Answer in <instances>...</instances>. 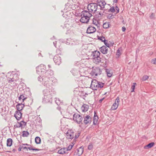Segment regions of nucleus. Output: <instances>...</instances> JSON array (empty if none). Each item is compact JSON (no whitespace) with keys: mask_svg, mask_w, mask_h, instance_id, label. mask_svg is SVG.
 Listing matches in <instances>:
<instances>
[{"mask_svg":"<svg viewBox=\"0 0 156 156\" xmlns=\"http://www.w3.org/2000/svg\"><path fill=\"white\" fill-rule=\"evenodd\" d=\"M37 73H45L43 76H40L37 78L38 81L41 83L45 87L50 88L53 85V83L57 82V80L53 77V72L51 70H46V66L41 64L36 68Z\"/></svg>","mask_w":156,"mask_h":156,"instance_id":"1","label":"nucleus"},{"mask_svg":"<svg viewBox=\"0 0 156 156\" xmlns=\"http://www.w3.org/2000/svg\"><path fill=\"white\" fill-rule=\"evenodd\" d=\"M82 17L80 19V21L83 23H87L90 20V17L92 16L91 13H89L88 11L84 10L81 12Z\"/></svg>","mask_w":156,"mask_h":156,"instance_id":"2","label":"nucleus"},{"mask_svg":"<svg viewBox=\"0 0 156 156\" xmlns=\"http://www.w3.org/2000/svg\"><path fill=\"white\" fill-rule=\"evenodd\" d=\"M98 8L101 11L100 12L98 11L99 14L101 16H102L106 14V12H105L106 11L107 9L105 7V5H106V3L104 0L100 1L98 3Z\"/></svg>","mask_w":156,"mask_h":156,"instance_id":"3","label":"nucleus"},{"mask_svg":"<svg viewBox=\"0 0 156 156\" xmlns=\"http://www.w3.org/2000/svg\"><path fill=\"white\" fill-rule=\"evenodd\" d=\"M100 53L99 51H95L92 54L93 57V61L96 64L100 63L101 61V58L100 57Z\"/></svg>","mask_w":156,"mask_h":156,"instance_id":"4","label":"nucleus"},{"mask_svg":"<svg viewBox=\"0 0 156 156\" xmlns=\"http://www.w3.org/2000/svg\"><path fill=\"white\" fill-rule=\"evenodd\" d=\"M104 83L99 82L96 80H92L90 87L94 90H97L99 88H102L103 87Z\"/></svg>","mask_w":156,"mask_h":156,"instance_id":"5","label":"nucleus"},{"mask_svg":"<svg viewBox=\"0 0 156 156\" xmlns=\"http://www.w3.org/2000/svg\"><path fill=\"white\" fill-rule=\"evenodd\" d=\"M87 8L88 10V12L91 14L94 13L97 11V10L99 9L98 5L96 3H90L88 5Z\"/></svg>","mask_w":156,"mask_h":156,"instance_id":"6","label":"nucleus"},{"mask_svg":"<svg viewBox=\"0 0 156 156\" xmlns=\"http://www.w3.org/2000/svg\"><path fill=\"white\" fill-rule=\"evenodd\" d=\"M67 139L70 140L74 137V139L76 140L79 136V135H76L72 130H69L66 133Z\"/></svg>","mask_w":156,"mask_h":156,"instance_id":"7","label":"nucleus"},{"mask_svg":"<svg viewBox=\"0 0 156 156\" xmlns=\"http://www.w3.org/2000/svg\"><path fill=\"white\" fill-rule=\"evenodd\" d=\"M16 76L15 73L14 74L13 73H8L6 76L8 82L12 83V82H14L16 79L15 78V76Z\"/></svg>","mask_w":156,"mask_h":156,"instance_id":"8","label":"nucleus"},{"mask_svg":"<svg viewBox=\"0 0 156 156\" xmlns=\"http://www.w3.org/2000/svg\"><path fill=\"white\" fill-rule=\"evenodd\" d=\"M55 83H53V85L51 88H48L49 89H46L43 90V92L44 97L49 96V95L52 96V94H54V91H53V90L51 89L52 88V86L54 85V84ZM46 87L47 88V87Z\"/></svg>","mask_w":156,"mask_h":156,"instance_id":"9","label":"nucleus"},{"mask_svg":"<svg viewBox=\"0 0 156 156\" xmlns=\"http://www.w3.org/2000/svg\"><path fill=\"white\" fill-rule=\"evenodd\" d=\"M73 120L78 123H80L82 121L83 118L80 115L76 113L73 115Z\"/></svg>","mask_w":156,"mask_h":156,"instance_id":"10","label":"nucleus"},{"mask_svg":"<svg viewBox=\"0 0 156 156\" xmlns=\"http://www.w3.org/2000/svg\"><path fill=\"white\" fill-rule=\"evenodd\" d=\"M101 72V71L99 68L95 67L93 68L91 73L93 76H97L98 75H100Z\"/></svg>","mask_w":156,"mask_h":156,"instance_id":"11","label":"nucleus"},{"mask_svg":"<svg viewBox=\"0 0 156 156\" xmlns=\"http://www.w3.org/2000/svg\"><path fill=\"white\" fill-rule=\"evenodd\" d=\"M119 97H117L114 103L112 106L111 108V110H116L118 107V106L119 104Z\"/></svg>","mask_w":156,"mask_h":156,"instance_id":"12","label":"nucleus"},{"mask_svg":"<svg viewBox=\"0 0 156 156\" xmlns=\"http://www.w3.org/2000/svg\"><path fill=\"white\" fill-rule=\"evenodd\" d=\"M83 149L82 147L79 148L74 154V156H80L83 152Z\"/></svg>","mask_w":156,"mask_h":156,"instance_id":"13","label":"nucleus"},{"mask_svg":"<svg viewBox=\"0 0 156 156\" xmlns=\"http://www.w3.org/2000/svg\"><path fill=\"white\" fill-rule=\"evenodd\" d=\"M52 96H47L44 97V98L43 99V101L45 103H50L52 102Z\"/></svg>","mask_w":156,"mask_h":156,"instance_id":"14","label":"nucleus"},{"mask_svg":"<svg viewBox=\"0 0 156 156\" xmlns=\"http://www.w3.org/2000/svg\"><path fill=\"white\" fill-rule=\"evenodd\" d=\"M53 60L54 62L58 65H59L61 63V58L58 55H56L53 58Z\"/></svg>","mask_w":156,"mask_h":156,"instance_id":"15","label":"nucleus"},{"mask_svg":"<svg viewBox=\"0 0 156 156\" xmlns=\"http://www.w3.org/2000/svg\"><path fill=\"white\" fill-rule=\"evenodd\" d=\"M96 30V28L94 27L90 26L87 29V34H92L95 32Z\"/></svg>","mask_w":156,"mask_h":156,"instance_id":"16","label":"nucleus"},{"mask_svg":"<svg viewBox=\"0 0 156 156\" xmlns=\"http://www.w3.org/2000/svg\"><path fill=\"white\" fill-rule=\"evenodd\" d=\"M26 125V123L24 122V121H22L20 122H18L16 125L14 126V128H19L22 127V126H25Z\"/></svg>","mask_w":156,"mask_h":156,"instance_id":"17","label":"nucleus"},{"mask_svg":"<svg viewBox=\"0 0 156 156\" xmlns=\"http://www.w3.org/2000/svg\"><path fill=\"white\" fill-rule=\"evenodd\" d=\"M100 51L103 54H106L107 53L108 51V48L105 46H103L100 48Z\"/></svg>","mask_w":156,"mask_h":156,"instance_id":"18","label":"nucleus"},{"mask_svg":"<svg viewBox=\"0 0 156 156\" xmlns=\"http://www.w3.org/2000/svg\"><path fill=\"white\" fill-rule=\"evenodd\" d=\"M14 116L17 120H19L22 117V114L20 111H16Z\"/></svg>","mask_w":156,"mask_h":156,"instance_id":"19","label":"nucleus"},{"mask_svg":"<svg viewBox=\"0 0 156 156\" xmlns=\"http://www.w3.org/2000/svg\"><path fill=\"white\" fill-rule=\"evenodd\" d=\"M91 118L89 115L86 116L84 119V122L86 124H90V122Z\"/></svg>","mask_w":156,"mask_h":156,"instance_id":"20","label":"nucleus"},{"mask_svg":"<svg viewBox=\"0 0 156 156\" xmlns=\"http://www.w3.org/2000/svg\"><path fill=\"white\" fill-rule=\"evenodd\" d=\"M24 104L22 103H21L20 104H18L16 105V108L18 110V111H20L22 110L23 108H24Z\"/></svg>","mask_w":156,"mask_h":156,"instance_id":"21","label":"nucleus"},{"mask_svg":"<svg viewBox=\"0 0 156 156\" xmlns=\"http://www.w3.org/2000/svg\"><path fill=\"white\" fill-rule=\"evenodd\" d=\"M4 75V73H0V82L5 83L6 80V76L5 75Z\"/></svg>","mask_w":156,"mask_h":156,"instance_id":"22","label":"nucleus"},{"mask_svg":"<svg viewBox=\"0 0 156 156\" xmlns=\"http://www.w3.org/2000/svg\"><path fill=\"white\" fill-rule=\"evenodd\" d=\"M67 152V151H66V148H62L59 150L58 152V154H62L66 153Z\"/></svg>","mask_w":156,"mask_h":156,"instance_id":"23","label":"nucleus"},{"mask_svg":"<svg viewBox=\"0 0 156 156\" xmlns=\"http://www.w3.org/2000/svg\"><path fill=\"white\" fill-rule=\"evenodd\" d=\"M89 108V106L87 105L84 104L81 108V109L83 112H86L87 111Z\"/></svg>","mask_w":156,"mask_h":156,"instance_id":"24","label":"nucleus"},{"mask_svg":"<svg viewBox=\"0 0 156 156\" xmlns=\"http://www.w3.org/2000/svg\"><path fill=\"white\" fill-rule=\"evenodd\" d=\"M105 70L107 76L110 77H111L112 75V72L111 70L109 69H106Z\"/></svg>","mask_w":156,"mask_h":156,"instance_id":"25","label":"nucleus"},{"mask_svg":"<svg viewBox=\"0 0 156 156\" xmlns=\"http://www.w3.org/2000/svg\"><path fill=\"white\" fill-rule=\"evenodd\" d=\"M154 144V142H151L150 143L147 145L145 146L144 148L145 149L150 148L152 147Z\"/></svg>","mask_w":156,"mask_h":156,"instance_id":"26","label":"nucleus"},{"mask_svg":"<svg viewBox=\"0 0 156 156\" xmlns=\"http://www.w3.org/2000/svg\"><path fill=\"white\" fill-rule=\"evenodd\" d=\"M12 140L11 138H9L7 140V146L10 147L12 144Z\"/></svg>","mask_w":156,"mask_h":156,"instance_id":"27","label":"nucleus"},{"mask_svg":"<svg viewBox=\"0 0 156 156\" xmlns=\"http://www.w3.org/2000/svg\"><path fill=\"white\" fill-rule=\"evenodd\" d=\"M98 117L97 115H95L94 114L93 119V124L94 125H96L98 122Z\"/></svg>","mask_w":156,"mask_h":156,"instance_id":"28","label":"nucleus"},{"mask_svg":"<svg viewBox=\"0 0 156 156\" xmlns=\"http://www.w3.org/2000/svg\"><path fill=\"white\" fill-rule=\"evenodd\" d=\"M110 26V23L106 22L103 24V27L104 28L106 29L108 28Z\"/></svg>","mask_w":156,"mask_h":156,"instance_id":"29","label":"nucleus"},{"mask_svg":"<svg viewBox=\"0 0 156 156\" xmlns=\"http://www.w3.org/2000/svg\"><path fill=\"white\" fill-rule=\"evenodd\" d=\"M35 142L37 144H40L41 142L40 138L39 137L37 136L35 138Z\"/></svg>","mask_w":156,"mask_h":156,"instance_id":"30","label":"nucleus"},{"mask_svg":"<svg viewBox=\"0 0 156 156\" xmlns=\"http://www.w3.org/2000/svg\"><path fill=\"white\" fill-rule=\"evenodd\" d=\"M27 98L26 97H25L24 95L23 94L21 95L19 97V100L20 101L22 100L23 102L24 100Z\"/></svg>","mask_w":156,"mask_h":156,"instance_id":"31","label":"nucleus"},{"mask_svg":"<svg viewBox=\"0 0 156 156\" xmlns=\"http://www.w3.org/2000/svg\"><path fill=\"white\" fill-rule=\"evenodd\" d=\"M29 133L27 131H23V132L22 136L23 137H27L29 135Z\"/></svg>","mask_w":156,"mask_h":156,"instance_id":"32","label":"nucleus"},{"mask_svg":"<svg viewBox=\"0 0 156 156\" xmlns=\"http://www.w3.org/2000/svg\"><path fill=\"white\" fill-rule=\"evenodd\" d=\"M70 8L73 10H75L77 8H78V5H70Z\"/></svg>","mask_w":156,"mask_h":156,"instance_id":"33","label":"nucleus"},{"mask_svg":"<svg viewBox=\"0 0 156 156\" xmlns=\"http://www.w3.org/2000/svg\"><path fill=\"white\" fill-rule=\"evenodd\" d=\"M133 85L131 86L132 90L131 92H134V89L135 86L136 85V83H133Z\"/></svg>","mask_w":156,"mask_h":156,"instance_id":"34","label":"nucleus"},{"mask_svg":"<svg viewBox=\"0 0 156 156\" xmlns=\"http://www.w3.org/2000/svg\"><path fill=\"white\" fill-rule=\"evenodd\" d=\"M55 102L58 105H59L61 103V101L59 98H55Z\"/></svg>","mask_w":156,"mask_h":156,"instance_id":"35","label":"nucleus"},{"mask_svg":"<svg viewBox=\"0 0 156 156\" xmlns=\"http://www.w3.org/2000/svg\"><path fill=\"white\" fill-rule=\"evenodd\" d=\"M93 23L95 26H98L99 24L98 21L96 20H93Z\"/></svg>","mask_w":156,"mask_h":156,"instance_id":"36","label":"nucleus"},{"mask_svg":"<svg viewBox=\"0 0 156 156\" xmlns=\"http://www.w3.org/2000/svg\"><path fill=\"white\" fill-rule=\"evenodd\" d=\"M149 78V76L147 75L144 76L142 78V81H145L147 80Z\"/></svg>","mask_w":156,"mask_h":156,"instance_id":"37","label":"nucleus"},{"mask_svg":"<svg viewBox=\"0 0 156 156\" xmlns=\"http://www.w3.org/2000/svg\"><path fill=\"white\" fill-rule=\"evenodd\" d=\"M121 48H119L117 51L116 55L118 56H119L121 55Z\"/></svg>","mask_w":156,"mask_h":156,"instance_id":"38","label":"nucleus"},{"mask_svg":"<svg viewBox=\"0 0 156 156\" xmlns=\"http://www.w3.org/2000/svg\"><path fill=\"white\" fill-rule=\"evenodd\" d=\"M73 145H69L67 148H66L67 151L70 150L73 147Z\"/></svg>","mask_w":156,"mask_h":156,"instance_id":"39","label":"nucleus"},{"mask_svg":"<svg viewBox=\"0 0 156 156\" xmlns=\"http://www.w3.org/2000/svg\"><path fill=\"white\" fill-rule=\"evenodd\" d=\"M104 44L106 45L107 48H109L110 46V45L109 43H108V41L107 40H105L104 42Z\"/></svg>","mask_w":156,"mask_h":156,"instance_id":"40","label":"nucleus"},{"mask_svg":"<svg viewBox=\"0 0 156 156\" xmlns=\"http://www.w3.org/2000/svg\"><path fill=\"white\" fill-rule=\"evenodd\" d=\"M115 9L114 7H112L110 9H109L108 11H111L112 12H114L115 11Z\"/></svg>","mask_w":156,"mask_h":156,"instance_id":"41","label":"nucleus"},{"mask_svg":"<svg viewBox=\"0 0 156 156\" xmlns=\"http://www.w3.org/2000/svg\"><path fill=\"white\" fill-rule=\"evenodd\" d=\"M151 63L156 65V58L152 59L151 61Z\"/></svg>","mask_w":156,"mask_h":156,"instance_id":"42","label":"nucleus"},{"mask_svg":"<svg viewBox=\"0 0 156 156\" xmlns=\"http://www.w3.org/2000/svg\"><path fill=\"white\" fill-rule=\"evenodd\" d=\"M99 39L101 40L102 41L104 42L106 40H105V38L104 37H99Z\"/></svg>","mask_w":156,"mask_h":156,"instance_id":"43","label":"nucleus"},{"mask_svg":"<svg viewBox=\"0 0 156 156\" xmlns=\"http://www.w3.org/2000/svg\"><path fill=\"white\" fill-rule=\"evenodd\" d=\"M113 17V16L112 14H109L107 16V18L109 19H112Z\"/></svg>","mask_w":156,"mask_h":156,"instance_id":"44","label":"nucleus"},{"mask_svg":"<svg viewBox=\"0 0 156 156\" xmlns=\"http://www.w3.org/2000/svg\"><path fill=\"white\" fill-rule=\"evenodd\" d=\"M28 149L30 150H32L33 151H38L39 150L38 149H36V148H31L30 147H28Z\"/></svg>","mask_w":156,"mask_h":156,"instance_id":"45","label":"nucleus"},{"mask_svg":"<svg viewBox=\"0 0 156 156\" xmlns=\"http://www.w3.org/2000/svg\"><path fill=\"white\" fill-rule=\"evenodd\" d=\"M93 147V146L92 144L89 145L88 147V148L89 150H91Z\"/></svg>","mask_w":156,"mask_h":156,"instance_id":"46","label":"nucleus"},{"mask_svg":"<svg viewBox=\"0 0 156 156\" xmlns=\"http://www.w3.org/2000/svg\"><path fill=\"white\" fill-rule=\"evenodd\" d=\"M3 148L2 141L0 140V149Z\"/></svg>","mask_w":156,"mask_h":156,"instance_id":"47","label":"nucleus"},{"mask_svg":"<svg viewBox=\"0 0 156 156\" xmlns=\"http://www.w3.org/2000/svg\"><path fill=\"white\" fill-rule=\"evenodd\" d=\"M75 70L74 69H73L71 71V72L73 74V75L74 76L76 75V73L75 72Z\"/></svg>","mask_w":156,"mask_h":156,"instance_id":"48","label":"nucleus"},{"mask_svg":"<svg viewBox=\"0 0 156 156\" xmlns=\"http://www.w3.org/2000/svg\"><path fill=\"white\" fill-rule=\"evenodd\" d=\"M115 9L117 11V13H118L119 12V8L117 6H116Z\"/></svg>","mask_w":156,"mask_h":156,"instance_id":"49","label":"nucleus"},{"mask_svg":"<svg viewBox=\"0 0 156 156\" xmlns=\"http://www.w3.org/2000/svg\"><path fill=\"white\" fill-rule=\"evenodd\" d=\"M126 28L125 27H122V30L123 32H125L126 30Z\"/></svg>","mask_w":156,"mask_h":156,"instance_id":"50","label":"nucleus"},{"mask_svg":"<svg viewBox=\"0 0 156 156\" xmlns=\"http://www.w3.org/2000/svg\"><path fill=\"white\" fill-rule=\"evenodd\" d=\"M154 16V15L153 13H152V14L150 16V17L151 18H152Z\"/></svg>","mask_w":156,"mask_h":156,"instance_id":"51","label":"nucleus"},{"mask_svg":"<svg viewBox=\"0 0 156 156\" xmlns=\"http://www.w3.org/2000/svg\"><path fill=\"white\" fill-rule=\"evenodd\" d=\"M22 148H23V149H26L27 150H28V148L26 147H22Z\"/></svg>","mask_w":156,"mask_h":156,"instance_id":"52","label":"nucleus"},{"mask_svg":"<svg viewBox=\"0 0 156 156\" xmlns=\"http://www.w3.org/2000/svg\"><path fill=\"white\" fill-rule=\"evenodd\" d=\"M56 41H55V42H53V44H54L55 46V47H56Z\"/></svg>","mask_w":156,"mask_h":156,"instance_id":"53","label":"nucleus"},{"mask_svg":"<svg viewBox=\"0 0 156 156\" xmlns=\"http://www.w3.org/2000/svg\"><path fill=\"white\" fill-rule=\"evenodd\" d=\"M104 99V98H103L100 99L99 101V102H101Z\"/></svg>","mask_w":156,"mask_h":156,"instance_id":"54","label":"nucleus"},{"mask_svg":"<svg viewBox=\"0 0 156 156\" xmlns=\"http://www.w3.org/2000/svg\"><path fill=\"white\" fill-rule=\"evenodd\" d=\"M113 2L114 3H117V0H113Z\"/></svg>","mask_w":156,"mask_h":156,"instance_id":"55","label":"nucleus"},{"mask_svg":"<svg viewBox=\"0 0 156 156\" xmlns=\"http://www.w3.org/2000/svg\"><path fill=\"white\" fill-rule=\"evenodd\" d=\"M16 151V150L15 149H13L12 150V151L14 152H15Z\"/></svg>","mask_w":156,"mask_h":156,"instance_id":"56","label":"nucleus"},{"mask_svg":"<svg viewBox=\"0 0 156 156\" xmlns=\"http://www.w3.org/2000/svg\"><path fill=\"white\" fill-rule=\"evenodd\" d=\"M21 150V149L20 148H18V151H20Z\"/></svg>","mask_w":156,"mask_h":156,"instance_id":"57","label":"nucleus"},{"mask_svg":"<svg viewBox=\"0 0 156 156\" xmlns=\"http://www.w3.org/2000/svg\"><path fill=\"white\" fill-rule=\"evenodd\" d=\"M48 67L49 68H51V66L49 65H48Z\"/></svg>","mask_w":156,"mask_h":156,"instance_id":"58","label":"nucleus"},{"mask_svg":"<svg viewBox=\"0 0 156 156\" xmlns=\"http://www.w3.org/2000/svg\"><path fill=\"white\" fill-rule=\"evenodd\" d=\"M23 145H28V144H23Z\"/></svg>","mask_w":156,"mask_h":156,"instance_id":"59","label":"nucleus"},{"mask_svg":"<svg viewBox=\"0 0 156 156\" xmlns=\"http://www.w3.org/2000/svg\"><path fill=\"white\" fill-rule=\"evenodd\" d=\"M155 112H156V110Z\"/></svg>","mask_w":156,"mask_h":156,"instance_id":"60","label":"nucleus"}]
</instances>
